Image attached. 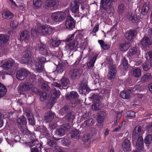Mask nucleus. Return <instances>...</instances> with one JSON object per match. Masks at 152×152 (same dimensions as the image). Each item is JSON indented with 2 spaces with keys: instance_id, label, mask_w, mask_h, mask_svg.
<instances>
[{
  "instance_id": "2f4dec72",
  "label": "nucleus",
  "mask_w": 152,
  "mask_h": 152,
  "mask_svg": "<svg viewBox=\"0 0 152 152\" xmlns=\"http://www.w3.org/2000/svg\"><path fill=\"white\" fill-rule=\"evenodd\" d=\"M26 116L28 118V123L32 126L35 125V121L33 115L30 112H28L26 113Z\"/></svg>"
},
{
  "instance_id": "bf43d9fd",
  "label": "nucleus",
  "mask_w": 152,
  "mask_h": 152,
  "mask_svg": "<svg viewBox=\"0 0 152 152\" xmlns=\"http://www.w3.org/2000/svg\"><path fill=\"white\" fill-rule=\"evenodd\" d=\"M99 104L98 102H94L92 105V109L95 110H99Z\"/></svg>"
},
{
  "instance_id": "b1692460",
  "label": "nucleus",
  "mask_w": 152,
  "mask_h": 152,
  "mask_svg": "<svg viewBox=\"0 0 152 152\" xmlns=\"http://www.w3.org/2000/svg\"><path fill=\"white\" fill-rule=\"evenodd\" d=\"M88 87L86 83L81 82L78 88L79 92L80 94H83L88 90Z\"/></svg>"
},
{
  "instance_id": "7ed1b4c3",
  "label": "nucleus",
  "mask_w": 152,
  "mask_h": 152,
  "mask_svg": "<svg viewBox=\"0 0 152 152\" xmlns=\"http://www.w3.org/2000/svg\"><path fill=\"white\" fill-rule=\"evenodd\" d=\"M32 48L27 47L23 53V63L27 64L30 63L32 61L31 56L32 55Z\"/></svg>"
},
{
  "instance_id": "5fc2aeb1",
  "label": "nucleus",
  "mask_w": 152,
  "mask_h": 152,
  "mask_svg": "<svg viewBox=\"0 0 152 152\" xmlns=\"http://www.w3.org/2000/svg\"><path fill=\"white\" fill-rule=\"evenodd\" d=\"M42 4V0H33V4L35 8L40 7Z\"/></svg>"
},
{
  "instance_id": "c85d7f7f",
  "label": "nucleus",
  "mask_w": 152,
  "mask_h": 152,
  "mask_svg": "<svg viewBox=\"0 0 152 152\" xmlns=\"http://www.w3.org/2000/svg\"><path fill=\"white\" fill-rule=\"evenodd\" d=\"M78 96V94L76 92L72 91L69 94H66V100H69L72 99H77Z\"/></svg>"
},
{
  "instance_id": "37998d69",
  "label": "nucleus",
  "mask_w": 152,
  "mask_h": 152,
  "mask_svg": "<svg viewBox=\"0 0 152 152\" xmlns=\"http://www.w3.org/2000/svg\"><path fill=\"white\" fill-rule=\"evenodd\" d=\"M39 94L40 96V100L41 102H43L48 99V94L46 92L42 91H40Z\"/></svg>"
},
{
  "instance_id": "e2e57ef3",
  "label": "nucleus",
  "mask_w": 152,
  "mask_h": 152,
  "mask_svg": "<svg viewBox=\"0 0 152 152\" xmlns=\"http://www.w3.org/2000/svg\"><path fill=\"white\" fill-rule=\"evenodd\" d=\"M18 24V23L16 21L13 20L11 22L10 26L12 29H14L17 27Z\"/></svg>"
},
{
  "instance_id": "f257e3e1",
  "label": "nucleus",
  "mask_w": 152,
  "mask_h": 152,
  "mask_svg": "<svg viewBox=\"0 0 152 152\" xmlns=\"http://www.w3.org/2000/svg\"><path fill=\"white\" fill-rule=\"evenodd\" d=\"M66 13L62 11H57L53 13L51 15L52 20L56 22H60L66 17Z\"/></svg>"
},
{
  "instance_id": "dca6fc26",
  "label": "nucleus",
  "mask_w": 152,
  "mask_h": 152,
  "mask_svg": "<svg viewBox=\"0 0 152 152\" xmlns=\"http://www.w3.org/2000/svg\"><path fill=\"white\" fill-rule=\"evenodd\" d=\"M131 45V44L129 42L123 41L119 43V47L121 51L125 52L128 50Z\"/></svg>"
},
{
  "instance_id": "f704fd0d",
  "label": "nucleus",
  "mask_w": 152,
  "mask_h": 152,
  "mask_svg": "<svg viewBox=\"0 0 152 152\" xmlns=\"http://www.w3.org/2000/svg\"><path fill=\"white\" fill-rule=\"evenodd\" d=\"M7 92L5 86L0 83V99L4 97Z\"/></svg>"
},
{
  "instance_id": "6e6552de",
  "label": "nucleus",
  "mask_w": 152,
  "mask_h": 152,
  "mask_svg": "<svg viewBox=\"0 0 152 152\" xmlns=\"http://www.w3.org/2000/svg\"><path fill=\"white\" fill-rule=\"evenodd\" d=\"M117 69L113 65H110L109 69L107 75V79L108 80L114 79L116 76L117 73Z\"/></svg>"
},
{
  "instance_id": "79ce46f5",
  "label": "nucleus",
  "mask_w": 152,
  "mask_h": 152,
  "mask_svg": "<svg viewBox=\"0 0 152 152\" xmlns=\"http://www.w3.org/2000/svg\"><path fill=\"white\" fill-rule=\"evenodd\" d=\"M60 83L63 87H67L69 86V81L68 79L63 77L60 80Z\"/></svg>"
},
{
  "instance_id": "a878e982",
  "label": "nucleus",
  "mask_w": 152,
  "mask_h": 152,
  "mask_svg": "<svg viewBox=\"0 0 152 152\" xmlns=\"http://www.w3.org/2000/svg\"><path fill=\"white\" fill-rule=\"evenodd\" d=\"M54 113L51 111H49L44 116L45 120L47 122L52 121L53 119Z\"/></svg>"
},
{
  "instance_id": "f3484780",
  "label": "nucleus",
  "mask_w": 152,
  "mask_h": 152,
  "mask_svg": "<svg viewBox=\"0 0 152 152\" xmlns=\"http://www.w3.org/2000/svg\"><path fill=\"white\" fill-rule=\"evenodd\" d=\"M30 37V32L25 30L21 33L20 40L21 41L26 42L28 40Z\"/></svg>"
},
{
  "instance_id": "473e14b6",
  "label": "nucleus",
  "mask_w": 152,
  "mask_h": 152,
  "mask_svg": "<svg viewBox=\"0 0 152 152\" xmlns=\"http://www.w3.org/2000/svg\"><path fill=\"white\" fill-rule=\"evenodd\" d=\"M52 56V58H61L63 56V53L61 50H59L58 51L50 53Z\"/></svg>"
},
{
  "instance_id": "4c0bfd02",
  "label": "nucleus",
  "mask_w": 152,
  "mask_h": 152,
  "mask_svg": "<svg viewBox=\"0 0 152 152\" xmlns=\"http://www.w3.org/2000/svg\"><path fill=\"white\" fill-rule=\"evenodd\" d=\"M98 42L100 44L101 47L104 50L108 49L110 48L109 44L104 43V41L102 40H99Z\"/></svg>"
},
{
  "instance_id": "f03ea898",
  "label": "nucleus",
  "mask_w": 152,
  "mask_h": 152,
  "mask_svg": "<svg viewBox=\"0 0 152 152\" xmlns=\"http://www.w3.org/2000/svg\"><path fill=\"white\" fill-rule=\"evenodd\" d=\"M36 50L40 54L45 56H49L50 55V51L46 44L41 42L36 47Z\"/></svg>"
},
{
  "instance_id": "423d86ee",
  "label": "nucleus",
  "mask_w": 152,
  "mask_h": 152,
  "mask_svg": "<svg viewBox=\"0 0 152 152\" xmlns=\"http://www.w3.org/2000/svg\"><path fill=\"white\" fill-rule=\"evenodd\" d=\"M141 43L142 48L145 50L148 49L149 46L152 44V40L149 37L145 36L141 41Z\"/></svg>"
},
{
  "instance_id": "4be33fe9",
  "label": "nucleus",
  "mask_w": 152,
  "mask_h": 152,
  "mask_svg": "<svg viewBox=\"0 0 152 152\" xmlns=\"http://www.w3.org/2000/svg\"><path fill=\"white\" fill-rule=\"evenodd\" d=\"M16 121L18 125V126H20V127H22L24 126H26L27 123L26 119L23 115H22L18 118Z\"/></svg>"
},
{
  "instance_id": "de8ad7c7",
  "label": "nucleus",
  "mask_w": 152,
  "mask_h": 152,
  "mask_svg": "<svg viewBox=\"0 0 152 152\" xmlns=\"http://www.w3.org/2000/svg\"><path fill=\"white\" fill-rule=\"evenodd\" d=\"M144 142L145 144L149 145L152 143V134L147 135L145 138Z\"/></svg>"
},
{
  "instance_id": "0eeeda50",
  "label": "nucleus",
  "mask_w": 152,
  "mask_h": 152,
  "mask_svg": "<svg viewBox=\"0 0 152 152\" xmlns=\"http://www.w3.org/2000/svg\"><path fill=\"white\" fill-rule=\"evenodd\" d=\"M112 0H101V6L102 8L106 11H111L113 9Z\"/></svg>"
},
{
  "instance_id": "9b49d317",
  "label": "nucleus",
  "mask_w": 152,
  "mask_h": 152,
  "mask_svg": "<svg viewBox=\"0 0 152 152\" xmlns=\"http://www.w3.org/2000/svg\"><path fill=\"white\" fill-rule=\"evenodd\" d=\"M98 55L95 54L92 56H89V60L87 63V66L89 69H92L94 66V63L96 60Z\"/></svg>"
},
{
  "instance_id": "e433bc0d",
  "label": "nucleus",
  "mask_w": 152,
  "mask_h": 152,
  "mask_svg": "<svg viewBox=\"0 0 152 152\" xmlns=\"http://www.w3.org/2000/svg\"><path fill=\"white\" fill-rule=\"evenodd\" d=\"M70 111V107L68 104H66L60 110V113L62 115H64L69 112Z\"/></svg>"
},
{
  "instance_id": "680f3d73",
  "label": "nucleus",
  "mask_w": 152,
  "mask_h": 152,
  "mask_svg": "<svg viewBox=\"0 0 152 152\" xmlns=\"http://www.w3.org/2000/svg\"><path fill=\"white\" fill-rule=\"evenodd\" d=\"M77 101L75 99H73L69 103V106L72 107H75L77 105Z\"/></svg>"
},
{
  "instance_id": "cd10ccee",
  "label": "nucleus",
  "mask_w": 152,
  "mask_h": 152,
  "mask_svg": "<svg viewBox=\"0 0 152 152\" xmlns=\"http://www.w3.org/2000/svg\"><path fill=\"white\" fill-rule=\"evenodd\" d=\"M9 39L8 35L5 34H0V44L2 45L5 44Z\"/></svg>"
},
{
  "instance_id": "3c124183",
  "label": "nucleus",
  "mask_w": 152,
  "mask_h": 152,
  "mask_svg": "<svg viewBox=\"0 0 152 152\" xmlns=\"http://www.w3.org/2000/svg\"><path fill=\"white\" fill-rule=\"evenodd\" d=\"M26 144L27 146L31 148L32 147L35 145H38L39 144V142L36 139L33 140L31 142L26 143Z\"/></svg>"
},
{
  "instance_id": "9d476101",
  "label": "nucleus",
  "mask_w": 152,
  "mask_h": 152,
  "mask_svg": "<svg viewBox=\"0 0 152 152\" xmlns=\"http://www.w3.org/2000/svg\"><path fill=\"white\" fill-rule=\"evenodd\" d=\"M28 72V71L24 68L18 70L16 74V77L19 80H22L27 77Z\"/></svg>"
},
{
  "instance_id": "7c9ffc66",
  "label": "nucleus",
  "mask_w": 152,
  "mask_h": 152,
  "mask_svg": "<svg viewBox=\"0 0 152 152\" xmlns=\"http://www.w3.org/2000/svg\"><path fill=\"white\" fill-rule=\"evenodd\" d=\"M149 4L148 3L146 2L143 5L141 12V14L142 15L144 16L147 14L149 10Z\"/></svg>"
},
{
  "instance_id": "864d4df0",
  "label": "nucleus",
  "mask_w": 152,
  "mask_h": 152,
  "mask_svg": "<svg viewBox=\"0 0 152 152\" xmlns=\"http://www.w3.org/2000/svg\"><path fill=\"white\" fill-rule=\"evenodd\" d=\"M65 132L64 129L61 127L57 129L56 131V134L60 136H62L65 134Z\"/></svg>"
},
{
  "instance_id": "49530a36",
  "label": "nucleus",
  "mask_w": 152,
  "mask_h": 152,
  "mask_svg": "<svg viewBox=\"0 0 152 152\" xmlns=\"http://www.w3.org/2000/svg\"><path fill=\"white\" fill-rule=\"evenodd\" d=\"M94 122L93 119H90L85 121L81 126L83 127L90 126L93 124Z\"/></svg>"
},
{
  "instance_id": "052dcab7",
  "label": "nucleus",
  "mask_w": 152,
  "mask_h": 152,
  "mask_svg": "<svg viewBox=\"0 0 152 152\" xmlns=\"http://www.w3.org/2000/svg\"><path fill=\"white\" fill-rule=\"evenodd\" d=\"M145 58L147 60H152V51H149L146 53Z\"/></svg>"
},
{
  "instance_id": "338daca9",
  "label": "nucleus",
  "mask_w": 152,
  "mask_h": 152,
  "mask_svg": "<svg viewBox=\"0 0 152 152\" xmlns=\"http://www.w3.org/2000/svg\"><path fill=\"white\" fill-rule=\"evenodd\" d=\"M42 88L44 91H48L49 87L47 84L43 83L42 85Z\"/></svg>"
},
{
  "instance_id": "09e8293b",
  "label": "nucleus",
  "mask_w": 152,
  "mask_h": 152,
  "mask_svg": "<svg viewBox=\"0 0 152 152\" xmlns=\"http://www.w3.org/2000/svg\"><path fill=\"white\" fill-rule=\"evenodd\" d=\"M138 51V48L136 47H133L130 49L127 53L129 56H132L133 55L136 54Z\"/></svg>"
},
{
  "instance_id": "774afa93",
  "label": "nucleus",
  "mask_w": 152,
  "mask_h": 152,
  "mask_svg": "<svg viewBox=\"0 0 152 152\" xmlns=\"http://www.w3.org/2000/svg\"><path fill=\"white\" fill-rule=\"evenodd\" d=\"M70 127L71 126L70 124L68 123H66L63 125L62 128H64V130L66 131L69 130Z\"/></svg>"
},
{
  "instance_id": "a18cd8bd",
  "label": "nucleus",
  "mask_w": 152,
  "mask_h": 152,
  "mask_svg": "<svg viewBox=\"0 0 152 152\" xmlns=\"http://www.w3.org/2000/svg\"><path fill=\"white\" fill-rule=\"evenodd\" d=\"M151 77L152 76L150 73H147L144 75L142 77L141 80L144 82H148L151 80Z\"/></svg>"
},
{
  "instance_id": "6e6d98bb",
  "label": "nucleus",
  "mask_w": 152,
  "mask_h": 152,
  "mask_svg": "<svg viewBox=\"0 0 152 152\" xmlns=\"http://www.w3.org/2000/svg\"><path fill=\"white\" fill-rule=\"evenodd\" d=\"M135 112L132 110H130L126 113L127 116L129 117L130 118H132L135 116Z\"/></svg>"
},
{
  "instance_id": "a211bd4d",
  "label": "nucleus",
  "mask_w": 152,
  "mask_h": 152,
  "mask_svg": "<svg viewBox=\"0 0 152 152\" xmlns=\"http://www.w3.org/2000/svg\"><path fill=\"white\" fill-rule=\"evenodd\" d=\"M136 34V32L135 30L130 29L126 31L125 36L127 40H131L133 39Z\"/></svg>"
},
{
  "instance_id": "a19ab883",
  "label": "nucleus",
  "mask_w": 152,
  "mask_h": 152,
  "mask_svg": "<svg viewBox=\"0 0 152 152\" xmlns=\"http://www.w3.org/2000/svg\"><path fill=\"white\" fill-rule=\"evenodd\" d=\"M65 64L62 62L59 63L58 65L57 66L56 70L58 73H62L63 72L64 69Z\"/></svg>"
},
{
  "instance_id": "bb28decb",
  "label": "nucleus",
  "mask_w": 152,
  "mask_h": 152,
  "mask_svg": "<svg viewBox=\"0 0 152 152\" xmlns=\"http://www.w3.org/2000/svg\"><path fill=\"white\" fill-rule=\"evenodd\" d=\"M106 113L103 111L99 112L97 116V121L99 123H101L104 121L106 116Z\"/></svg>"
},
{
  "instance_id": "8fccbe9b",
  "label": "nucleus",
  "mask_w": 152,
  "mask_h": 152,
  "mask_svg": "<svg viewBox=\"0 0 152 152\" xmlns=\"http://www.w3.org/2000/svg\"><path fill=\"white\" fill-rule=\"evenodd\" d=\"M47 144L50 147L52 148H55L57 145L56 142L54 140H48L47 142Z\"/></svg>"
},
{
  "instance_id": "72a5a7b5",
  "label": "nucleus",
  "mask_w": 152,
  "mask_h": 152,
  "mask_svg": "<svg viewBox=\"0 0 152 152\" xmlns=\"http://www.w3.org/2000/svg\"><path fill=\"white\" fill-rule=\"evenodd\" d=\"M65 119L68 122H73V120L75 118V115L72 113H69L67 114L65 116Z\"/></svg>"
},
{
  "instance_id": "39448f33",
  "label": "nucleus",
  "mask_w": 152,
  "mask_h": 152,
  "mask_svg": "<svg viewBox=\"0 0 152 152\" xmlns=\"http://www.w3.org/2000/svg\"><path fill=\"white\" fill-rule=\"evenodd\" d=\"M76 24V21L70 15L66 17L65 23V27L67 29L71 30L75 28Z\"/></svg>"
},
{
  "instance_id": "69168bd1",
  "label": "nucleus",
  "mask_w": 152,
  "mask_h": 152,
  "mask_svg": "<svg viewBox=\"0 0 152 152\" xmlns=\"http://www.w3.org/2000/svg\"><path fill=\"white\" fill-rule=\"evenodd\" d=\"M125 123L126 122L125 121L124 122L123 121L122 123L121 126L120 125H118V127L115 128L114 129V130L113 131V132H117L118 131L120 130L121 128L122 127V126H124L125 125Z\"/></svg>"
},
{
  "instance_id": "20e7f679",
  "label": "nucleus",
  "mask_w": 152,
  "mask_h": 152,
  "mask_svg": "<svg viewBox=\"0 0 152 152\" xmlns=\"http://www.w3.org/2000/svg\"><path fill=\"white\" fill-rule=\"evenodd\" d=\"M52 30L50 26L47 25L40 26L38 28L39 33L45 36L50 34L52 33Z\"/></svg>"
},
{
  "instance_id": "603ef678",
  "label": "nucleus",
  "mask_w": 152,
  "mask_h": 152,
  "mask_svg": "<svg viewBox=\"0 0 152 152\" xmlns=\"http://www.w3.org/2000/svg\"><path fill=\"white\" fill-rule=\"evenodd\" d=\"M91 98L94 102L95 103L97 102L99 103L101 99V97L97 94H93L91 96Z\"/></svg>"
},
{
  "instance_id": "6ab92c4d",
  "label": "nucleus",
  "mask_w": 152,
  "mask_h": 152,
  "mask_svg": "<svg viewBox=\"0 0 152 152\" xmlns=\"http://www.w3.org/2000/svg\"><path fill=\"white\" fill-rule=\"evenodd\" d=\"M128 18L133 23H137L140 21V17L136 15L129 13L128 15Z\"/></svg>"
},
{
  "instance_id": "aec40b11",
  "label": "nucleus",
  "mask_w": 152,
  "mask_h": 152,
  "mask_svg": "<svg viewBox=\"0 0 152 152\" xmlns=\"http://www.w3.org/2000/svg\"><path fill=\"white\" fill-rule=\"evenodd\" d=\"M31 85L28 83H21L19 86L18 91H19L23 92L26 90L30 89Z\"/></svg>"
},
{
  "instance_id": "4468645a",
  "label": "nucleus",
  "mask_w": 152,
  "mask_h": 152,
  "mask_svg": "<svg viewBox=\"0 0 152 152\" xmlns=\"http://www.w3.org/2000/svg\"><path fill=\"white\" fill-rule=\"evenodd\" d=\"M78 42L77 39H74L73 42L67 44L65 47V49L67 51H71L77 48V44Z\"/></svg>"
},
{
  "instance_id": "393cba45",
  "label": "nucleus",
  "mask_w": 152,
  "mask_h": 152,
  "mask_svg": "<svg viewBox=\"0 0 152 152\" xmlns=\"http://www.w3.org/2000/svg\"><path fill=\"white\" fill-rule=\"evenodd\" d=\"M2 17L5 19H11L13 18V14L7 9H4L2 14Z\"/></svg>"
},
{
  "instance_id": "5701e85b",
  "label": "nucleus",
  "mask_w": 152,
  "mask_h": 152,
  "mask_svg": "<svg viewBox=\"0 0 152 152\" xmlns=\"http://www.w3.org/2000/svg\"><path fill=\"white\" fill-rule=\"evenodd\" d=\"M131 71L132 76L133 77L137 78L141 75V70L139 68H133Z\"/></svg>"
},
{
  "instance_id": "13d9d810",
  "label": "nucleus",
  "mask_w": 152,
  "mask_h": 152,
  "mask_svg": "<svg viewBox=\"0 0 152 152\" xmlns=\"http://www.w3.org/2000/svg\"><path fill=\"white\" fill-rule=\"evenodd\" d=\"M124 8V5L123 4H120L118 7V12L119 14L122 13L123 12Z\"/></svg>"
},
{
  "instance_id": "f8f14e48",
  "label": "nucleus",
  "mask_w": 152,
  "mask_h": 152,
  "mask_svg": "<svg viewBox=\"0 0 152 152\" xmlns=\"http://www.w3.org/2000/svg\"><path fill=\"white\" fill-rule=\"evenodd\" d=\"M58 3L57 1L55 0H47L45 2V5L48 9L51 10H56L58 7Z\"/></svg>"
},
{
  "instance_id": "2eb2a0df",
  "label": "nucleus",
  "mask_w": 152,
  "mask_h": 152,
  "mask_svg": "<svg viewBox=\"0 0 152 152\" xmlns=\"http://www.w3.org/2000/svg\"><path fill=\"white\" fill-rule=\"evenodd\" d=\"M80 4L77 0H74L72 1L70 5V10L72 13H77L79 10Z\"/></svg>"
},
{
  "instance_id": "c756f323",
  "label": "nucleus",
  "mask_w": 152,
  "mask_h": 152,
  "mask_svg": "<svg viewBox=\"0 0 152 152\" xmlns=\"http://www.w3.org/2000/svg\"><path fill=\"white\" fill-rule=\"evenodd\" d=\"M61 41L57 39H52L50 41V44L53 48L58 47L61 44Z\"/></svg>"
},
{
  "instance_id": "58836bf2",
  "label": "nucleus",
  "mask_w": 152,
  "mask_h": 152,
  "mask_svg": "<svg viewBox=\"0 0 152 152\" xmlns=\"http://www.w3.org/2000/svg\"><path fill=\"white\" fill-rule=\"evenodd\" d=\"M40 62H36L35 63V67L37 71L39 73L42 72L43 71V65Z\"/></svg>"
},
{
  "instance_id": "c03bdc74",
  "label": "nucleus",
  "mask_w": 152,
  "mask_h": 152,
  "mask_svg": "<svg viewBox=\"0 0 152 152\" xmlns=\"http://www.w3.org/2000/svg\"><path fill=\"white\" fill-rule=\"evenodd\" d=\"M13 65V63L10 61H8L5 62L3 65V68L6 69L11 68Z\"/></svg>"
},
{
  "instance_id": "412c9836",
  "label": "nucleus",
  "mask_w": 152,
  "mask_h": 152,
  "mask_svg": "<svg viewBox=\"0 0 152 152\" xmlns=\"http://www.w3.org/2000/svg\"><path fill=\"white\" fill-rule=\"evenodd\" d=\"M136 147L138 150L142 151L144 150L143 140L142 137H139L137 141Z\"/></svg>"
},
{
  "instance_id": "1a4fd4ad",
  "label": "nucleus",
  "mask_w": 152,
  "mask_h": 152,
  "mask_svg": "<svg viewBox=\"0 0 152 152\" xmlns=\"http://www.w3.org/2000/svg\"><path fill=\"white\" fill-rule=\"evenodd\" d=\"M82 73V70L80 69H74L71 70L70 72V78L72 80L76 79L80 76Z\"/></svg>"
},
{
  "instance_id": "ea45409f",
  "label": "nucleus",
  "mask_w": 152,
  "mask_h": 152,
  "mask_svg": "<svg viewBox=\"0 0 152 152\" xmlns=\"http://www.w3.org/2000/svg\"><path fill=\"white\" fill-rule=\"evenodd\" d=\"M121 63L122 64L124 67V68L125 70L126 71H127L129 65L128 60L126 59L125 57H124L122 58Z\"/></svg>"
},
{
  "instance_id": "0e129e2a",
  "label": "nucleus",
  "mask_w": 152,
  "mask_h": 152,
  "mask_svg": "<svg viewBox=\"0 0 152 152\" xmlns=\"http://www.w3.org/2000/svg\"><path fill=\"white\" fill-rule=\"evenodd\" d=\"M74 35L75 34H74L68 35L65 40V42H69L72 40L74 38Z\"/></svg>"
},
{
  "instance_id": "ddd939ff",
  "label": "nucleus",
  "mask_w": 152,
  "mask_h": 152,
  "mask_svg": "<svg viewBox=\"0 0 152 152\" xmlns=\"http://www.w3.org/2000/svg\"><path fill=\"white\" fill-rule=\"evenodd\" d=\"M124 151L127 152L132 151V147L130 141L128 139H125L122 145Z\"/></svg>"
},
{
  "instance_id": "c9c22d12",
  "label": "nucleus",
  "mask_w": 152,
  "mask_h": 152,
  "mask_svg": "<svg viewBox=\"0 0 152 152\" xmlns=\"http://www.w3.org/2000/svg\"><path fill=\"white\" fill-rule=\"evenodd\" d=\"M120 96L121 98L124 99H129L131 98L129 92L126 90H124L121 92Z\"/></svg>"
},
{
  "instance_id": "4d7b16f0",
  "label": "nucleus",
  "mask_w": 152,
  "mask_h": 152,
  "mask_svg": "<svg viewBox=\"0 0 152 152\" xmlns=\"http://www.w3.org/2000/svg\"><path fill=\"white\" fill-rule=\"evenodd\" d=\"M78 131L76 129H75L69 133V134L72 138H73L76 137L78 134Z\"/></svg>"
}]
</instances>
